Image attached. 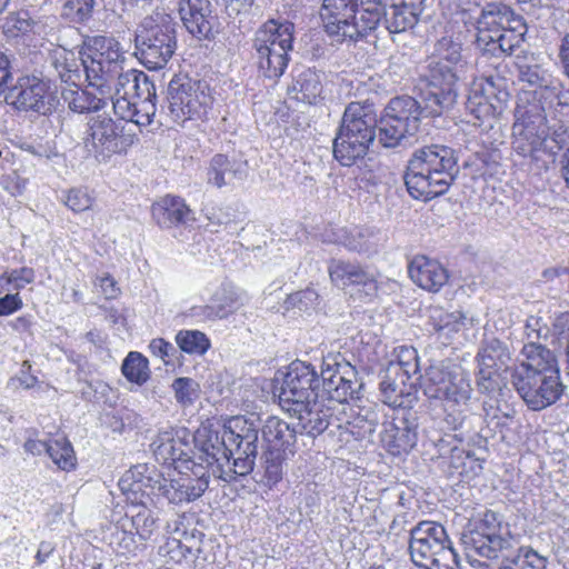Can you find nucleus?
Instances as JSON below:
<instances>
[{
    "label": "nucleus",
    "mask_w": 569,
    "mask_h": 569,
    "mask_svg": "<svg viewBox=\"0 0 569 569\" xmlns=\"http://www.w3.org/2000/svg\"><path fill=\"white\" fill-rule=\"evenodd\" d=\"M466 108L476 120L483 121L491 117L493 104L492 102H481L476 98H467Z\"/></svg>",
    "instance_id": "63"
},
{
    "label": "nucleus",
    "mask_w": 569,
    "mask_h": 569,
    "mask_svg": "<svg viewBox=\"0 0 569 569\" xmlns=\"http://www.w3.org/2000/svg\"><path fill=\"white\" fill-rule=\"evenodd\" d=\"M335 405L339 403L330 402L327 395H321L315 400L301 401V405L295 403L282 409L298 420L297 428L300 433L315 438L330 425Z\"/></svg>",
    "instance_id": "21"
},
{
    "label": "nucleus",
    "mask_w": 569,
    "mask_h": 569,
    "mask_svg": "<svg viewBox=\"0 0 569 569\" xmlns=\"http://www.w3.org/2000/svg\"><path fill=\"white\" fill-rule=\"evenodd\" d=\"M191 210L179 196L166 194L152 204L153 213H189Z\"/></svg>",
    "instance_id": "53"
},
{
    "label": "nucleus",
    "mask_w": 569,
    "mask_h": 569,
    "mask_svg": "<svg viewBox=\"0 0 569 569\" xmlns=\"http://www.w3.org/2000/svg\"><path fill=\"white\" fill-rule=\"evenodd\" d=\"M196 461L201 462L207 470L213 463H219L221 460H230L232 448L229 447V441L224 437L223 427L221 430H213L208 427H202L197 430L193 436Z\"/></svg>",
    "instance_id": "23"
},
{
    "label": "nucleus",
    "mask_w": 569,
    "mask_h": 569,
    "mask_svg": "<svg viewBox=\"0 0 569 569\" xmlns=\"http://www.w3.org/2000/svg\"><path fill=\"white\" fill-rule=\"evenodd\" d=\"M467 317L460 312H447L433 309L430 321L439 339L450 341L467 326Z\"/></svg>",
    "instance_id": "35"
},
{
    "label": "nucleus",
    "mask_w": 569,
    "mask_h": 569,
    "mask_svg": "<svg viewBox=\"0 0 569 569\" xmlns=\"http://www.w3.org/2000/svg\"><path fill=\"white\" fill-rule=\"evenodd\" d=\"M34 20L26 10L10 13L3 23V32L9 37H19L31 32L34 27Z\"/></svg>",
    "instance_id": "47"
},
{
    "label": "nucleus",
    "mask_w": 569,
    "mask_h": 569,
    "mask_svg": "<svg viewBox=\"0 0 569 569\" xmlns=\"http://www.w3.org/2000/svg\"><path fill=\"white\" fill-rule=\"evenodd\" d=\"M518 79L536 92L539 90L545 99L556 98L559 104H569V90L563 92L561 81L540 64H519Z\"/></svg>",
    "instance_id": "24"
},
{
    "label": "nucleus",
    "mask_w": 569,
    "mask_h": 569,
    "mask_svg": "<svg viewBox=\"0 0 569 569\" xmlns=\"http://www.w3.org/2000/svg\"><path fill=\"white\" fill-rule=\"evenodd\" d=\"M385 24L390 33H400L416 26L425 0H387L382 2Z\"/></svg>",
    "instance_id": "25"
},
{
    "label": "nucleus",
    "mask_w": 569,
    "mask_h": 569,
    "mask_svg": "<svg viewBox=\"0 0 569 569\" xmlns=\"http://www.w3.org/2000/svg\"><path fill=\"white\" fill-rule=\"evenodd\" d=\"M151 447L158 461L173 466L179 473L196 469L199 463L194 450L182 438L176 437L172 429L159 431Z\"/></svg>",
    "instance_id": "22"
},
{
    "label": "nucleus",
    "mask_w": 569,
    "mask_h": 569,
    "mask_svg": "<svg viewBox=\"0 0 569 569\" xmlns=\"http://www.w3.org/2000/svg\"><path fill=\"white\" fill-rule=\"evenodd\" d=\"M459 172L455 151L446 146H429L415 151L405 174L409 194L428 201L445 193Z\"/></svg>",
    "instance_id": "4"
},
{
    "label": "nucleus",
    "mask_w": 569,
    "mask_h": 569,
    "mask_svg": "<svg viewBox=\"0 0 569 569\" xmlns=\"http://www.w3.org/2000/svg\"><path fill=\"white\" fill-rule=\"evenodd\" d=\"M345 413L348 416L346 423L352 429H358L357 431L352 430L353 433L363 437L375 432L378 425V415L370 408L350 406L349 413Z\"/></svg>",
    "instance_id": "40"
},
{
    "label": "nucleus",
    "mask_w": 569,
    "mask_h": 569,
    "mask_svg": "<svg viewBox=\"0 0 569 569\" xmlns=\"http://www.w3.org/2000/svg\"><path fill=\"white\" fill-rule=\"evenodd\" d=\"M264 451L286 453L296 441V429L278 417H268L261 427Z\"/></svg>",
    "instance_id": "32"
},
{
    "label": "nucleus",
    "mask_w": 569,
    "mask_h": 569,
    "mask_svg": "<svg viewBox=\"0 0 569 569\" xmlns=\"http://www.w3.org/2000/svg\"><path fill=\"white\" fill-rule=\"evenodd\" d=\"M293 39L295 24L288 20L270 19L258 28L252 48L257 66L266 78L278 79L283 74Z\"/></svg>",
    "instance_id": "10"
},
{
    "label": "nucleus",
    "mask_w": 569,
    "mask_h": 569,
    "mask_svg": "<svg viewBox=\"0 0 569 569\" xmlns=\"http://www.w3.org/2000/svg\"><path fill=\"white\" fill-rule=\"evenodd\" d=\"M154 99L156 96L148 97L147 94L141 96V98H137L132 111L134 114L130 121L139 127H147L151 124L157 111Z\"/></svg>",
    "instance_id": "48"
},
{
    "label": "nucleus",
    "mask_w": 569,
    "mask_h": 569,
    "mask_svg": "<svg viewBox=\"0 0 569 569\" xmlns=\"http://www.w3.org/2000/svg\"><path fill=\"white\" fill-rule=\"evenodd\" d=\"M421 386L426 397L441 400L446 406L467 405L472 391L463 369L445 362L431 365Z\"/></svg>",
    "instance_id": "14"
},
{
    "label": "nucleus",
    "mask_w": 569,
    "mask_h": 569,
    "mask_svg": "<svg viewBox=\"0 0 569 569\" xmlns=\"http://www.w3.org/2000/svg\"><path fill=\"white\" fill-rule=\"evenodd\" d=\"M409 553L412 562L423 569H460L458 555L438 522L420 521L410 530Z\"/></svg>",
    "instance_id": "11"
},
{
    "label": "nucleus",
    "mask_w": 569,
    "mask_h": 569,
    "mask_svg": "<svg viewBox=\"0 0 569 569\" xmlns=\"http://www.w3.org/2000/svg\"><path fill=\"white\" fill-rule=\"evenodd\" d=\"M331 282L350 295L359 293L367 298L376 295L378 282L375 273L359 262L331 259L328 266Z\"/></svg>",
    "instance_id": "20"
},
{
    "label": "nucleus",
    "mask_w": 569,
    "mask_h": 569,
    "mask_svg": "<svg viewBox=\"0 0 569 569\" xmlns=\"http://www.w3.org/2000/svg\"><path fill=\"white\" fill-rule=\"evenodd\" d=\"M7 100L18 110L34 111L41 114L50 113L57 106L58 99L50 84L37 77H26L10 89Z\"/></svg>",
    "instance_id": "19"
},
{
    "label": "nucleus",
    "mask_w": 569,
    "mask_h": 569,
    "mask_svg": "<svg viewBox=\"0 0 569 569\" xmlns=\"http://www.w3.org/2000/svg\"><path fill=\"white\" fill-rule=\"evenodd\" d=\"M52 64L62 82L77 86L80 81L83 59H77L73 52L66 49L56 51Z\"/></svg>",
    "instance_id": "36"
},
{
    "label": "nucleus",
    "mask_w": 569,
    "mask_h": 569,
    "mask_svg": "<svg viewBox=\"0 0 569 569\" xmlns=\"http://www.w3.org/2000/svg\"><path fill=\"white\" fill-rule=\"evenodd\" d=\"M549 144L553 148V154L569 143V127L563 123H556L552 128L548 127Z\"/></svg>",
    "instance_id": "60"
},
{
    "label": "nucleus",
    "mask_w": 569,
    "mask_h": 569,
    "mask_svg": "<svg viewBox=\"0 0 569 569\" xmlns=\"http://www.w3.org/2000/svg\"><path fill=\"white\" fill-rule=\"evenodd\" d=\"M61 94L69 109L79 113L96 112L107 106V97L104 94L98 97L92 90H82L77 86L63 89Z\"/></svg>",
    "instance_id": "34"
},
{
    "label": "nucleus",
    "mask_w": 569,
    "mask_h": 569,
    "mask_svg": "<svg viewBox=\"0 0 569 569\" xmlns=\"http://www.w3.org/2000/svg\"><path fill=\"white\" fill-rule=\"evenodd\" d=\"M284 459L286 453L263 452L264 479L269 486L276 485L282 479Z\"/></svg>",
    "instance_id": "49"
},
{
    "label": "nucleus",
    "mask_w": 569,
    "mask_h": 569,
    "mask_svg": "<svg viewBox=\"0 0 569 569\" xmlns=\"http://www.w3.org/2000/svg\"><path fill=\"white\" fill-rule=\"evenodd\" d=\"M207 87L188 77H174L168 86V111L173 122L202 119L211 104Z\"/></svg>",
    "instance_id": "17"
},
{
    "label": "nucleus",
    "mask_w": 569,
    "mask_h": 569,
    "mask_svg": "<svg viewBox=\"0 0 569 569\" xmlns=\"http://www.w3.org/2000/svg\"><path fill=\"white\" fill-rule=\"evenodd\" d=\"M258 452H250L246 449L232 447L233 471L239 476H247L253 470Z\"/></svg>",
    "instance_id": "56"
},
{
    "label": "nucleus",
    "mask_w": 569,
    "mask_h": 569,
    "mask_svg": "<svg viewBox=\"0 0 569 569\" xmlns=\"http://www.w3.org/2000/svg\"><path fill=\"white\" fill-rule=\"evenodd\" d=\"M457 99V93L453 91H441L430 88L423 93L421 111L427 117H437L448 110Z\"/></svg>",
    "instance_id": "39"
},
{
    "label": "nucleus",
    "mask_w": 569,
    "mask_h": 569,
    "mask_svg": "<svg viewBox=\"0 0 569 569\" xmlns=\"http://www.w3.org/2000/svg\"><path fill=\"white\" fill-rule=\"evenodd\" d=\"M189 315L198 321H214L220 319L219 311H217L212 301L210 305L192 307Z\"/></svg>",
    "instance_id": "64"
},
{
    "label": "nucleus",
    "mask_w": 569,
    "mask_h": 569,
    "mask_svg": "<svg viewBox=\"0 0 569 569\" xmlns=\"http://www.w3.org/2000/svg\"><path fill=\"white\" fill-rule=\"evenodd\" d=\"M435 52L438 57V61L462 68V66L459 64L461 60V46L450 37L441 38L436 43Z\"/></svg>",
    "instance_id": "50"
},
{
    "label": "nucleus",
    "mask_w": 569,
    "mask_h": 569,
    "mask_svg": "<svg viewBox=\"0 0 569 569\" xmlns=\"http://www.w3.org/2000/svg\"><path fill=\"white\" fill-rule=\"evenodd\" d=\"M508 348L498 339H489L478 352V361L487 367H500L509 359Z\"/></svg>",
    "instance_id": "44"
},
{
    "label": "nucleus",
    "mask_w": 569,
    "mask_h": 569,
    "mask_svg": "<svg viewBox=\"0 0 569 569\" xmlns=\"http://www.w3.org/2000/svg\"><path fill=\"white\" fill-rule=\"evenodd\" d=\"M137 97H112L114 113L126 121L133 118V107Z\"/></svg>",
    "instance_id": "62"
},
{
    "label": "nucleus",
    "mask_w": 569,
    "mask_h": 569,
    "mask_svg": "<svg viewBox=\"0 0 569 569\" xmlns=\"http://www.w3.org/2000/svg\"><path fill=\"white\" fill-rule=\"evenodd\" d=\"M118 528L114 535L117 552L127 558L137 557L152 540L158 528L157 518L146 505H132L119 521Z\"/></svg>",
    "instance_id": "15"
},
{
    "label": "nucleus",
    "mask_w": 569,
    "mask_h": 569,
    "mask_svg": "<svg viewBox=\"0 0 569 569\" xmlns=\"http://www.w3.org/2000/svg\"><path fill=\"white\" fill-rule=\"evenodd\" d=\"M382 11V0H323L320 17L330 37L357 40L378 27Z\"/></svg>",
    "instance_id": "8"
},
{
    "label": "nucleus",
    "mask_w": 569,
    "mask_h": 569,
    "mask_svg": "<svg viewBox=\"0 0 569 569\" xmlns=\"http://www.w3.org/2000/svg\"><path fill=\"white\" fill-rule=\"evenodd\" d=\"M58 2L61 6V17L73 23L88 21L96 4V0H58Z\"/></svg>",
    "instance_id": "42"
},
{
    "label": "nucleus",
    "mask_w": 569,
    "mask_h": 569,
    "mask_svg": "<svg viewBox=\"0 0 569 569\" xmlns=\"http://www.w3.org/2000/svg\"><path fill=\"white\" fill-rule=\"evenodd\" d=\"M212 302L219 311L220 319H224L239 307V295L234 289L224 287L214 295Z\"/></svg>",
    "instance_id": "52"
},
{
    "label": "nucleus",
    "mask_w": 569,
    "mask_h": 569,
    "mask_svg": "<svg viewBox=\"0 0 569 569\" xmlns=\"http://www.w3.org/2000/svg\"><path fill=\"white\" fill-rule=\"evenodd\" d=\"M291 98L308 104H316L321 99L322 84L320 74L311 69L301 71L288 88Z\"/></svg>",
    "instance_id": "33"
},
{
    "label": "nucleus",
    "mask_w": 569,
    "mask_h": 569,
    "mask_svg": "<svg viewBox=\"0 0 569 569\" xmlns=\"http://www.w3.org/2000/svg\"><path fill=\"white\" fill-rule=\"evenodd\" d=\"M93 199L86 189H71L64 198L67 208L79 213L92 208Z\"/></svg>",
    "instance_id": "55"
},
{
    "label": "nucleus",
    "mask_w": 569,
    "mask_h": 569,
    "mask_svg": "<svg viewBox=\"0 0 569 569\" xmlns=\"http://www.w3.org/2000/svg\"><path fill=\"white\" fill-rule=\"evenodd\" d=\"M88 51L83 58V70L89 87L102 93L104 87H110V77L124 67V51L119 41L106 36L90 39Z\"/></svg>",
    "instance_id": "13"
},
{
    "label": "nucleus",
    "mask_w": 569,
    "mask_h": 569,
    "mask_svg": "<svg viewBox=\"0 0 569 569\" xmlns=\"http://www.w3.org/2000/svg\"><path fill=\"white\" fill-rule=\"evenodd\" d=\"M525 19L502 2L487 3L476 19L475 46L482 58L511 56L525 41Z\"/></svg>",
    "instance_id": "5"
},
{
    "label": "nucleus",
    "mask_w": 569,
    "mask_h": 569,
    "mask_svg": "<svg viewBox=\"0 0 569 569\" xmlns=\"http://www.w3.org/2000/svg\"><path fill=\"white\" fill-rule=\"evenodd\" d=\"M178 11L187 30L194 37L208 38L212 30L209 0H179Z\"/></svg>",
    "instance_id": "29"
},
{
    "label": "nucleus",
    "mask_w": 569,
    "mask_h": 569,
    "mask_svg": "<svg viewBox=\"0 0 569 569\" xmlns=\"http://www.w3.org/2000/svg\"><path fill=\"white\" fill-rule=\"evenodd\" d=\"M510 382L529 409L539 411L556 403L565 392L557 357L546 346L522 348Z\"/></svg>",
    "instance_id": "3"
},
{
    "label": "nucleus",
    "mask_w": 569,
    "mask_h": 569,
    "mask_svg": "<svg viewBox=\"0 0 569 569\" xmlns=\"http://www.w3.org/2000/svg\"><path fill=\"white\" fill-rule=\"evenodd\" d=\"M380 120L379 142L386 148H395L408 136H413L422 116L421 103L409 96L396 97L387 106Z\"/></svg>",
    "instance_id": "16"
},
{
    "label": "nucleus",
    "mask_w": 569,
    "mask_h": 569,
    "mask_svg": "<svg viewBox=\"0 0 569 569\" xmlns=\"http://www.w3.org/2000/svg\"><path fill=\"white\" fill-rule=\"evenodd\" d=\"M461 545L469 563L488 567L487 560H501L499 569H545L547 558L531 547L518 546L499 515L487 510L469 522L461 533Z\"/></svg>",
    "instance_id": "2"
},
{
    "label": "nucleus",
    "mask_w": 569,
    "mask_h": 569,
    "mask_svg": "<svg viewBox=\"0 0 569 569\" xmlns=\"http://www.w3.org/2000/svg\"><path fill=\"white\" fill-rule=\"evenodd\" d=\"M459 68L442 61H436L430 70V88L441 91H449L450 89V91L458 94Z\"/></svg>",
    "instance_id": "38"
},
{
    "label": "nucleus",
    "mask_w": 569,
    "mask_h": 569,
    "mask_svg": "<svg viewBox=\"0 0 569 569\" xmlns=\"http://www.w3.org/2000/svg\"><path fill=\"white\" fill-rule=\"evenodd\" d=\"M176 342L181 351L189 355L202 356L210 348L209 338L199 330H180Z\"/></svg>",
    "instance_id": "41"
},
{
    "label": "nucleus",
    "mask_w": 569,
    "mask_h": 569,
    "mask_svg": "<svg viewBox=\"0 0 569 569\" xmlns=\"http://www.w3.org/2000/svg\"><path fill=\"white\" fill-rule=\"evenodd\" d=\"M377 112L368 102L347 106L333 140V156L342 166H351L363 158L376 138Z\"/></svg>",
    "instance_id": "9"
},
{
    "label": "nucleus",
    "mask_w": 569,
    "mask_h": 569,
    "mask_svg": "<svg viewBox=\"0 0 569 569\" xmlns=\"http://www.w3.org/2000/svg\"><path fill=\"white\" fill-rule=\"evenodd\" d=\"M48 456L61 470H71L76 467V456L71 443L66 438L50 440Z\"/></svg>",
    "instance_id": "43"
},
{
    "label": "nucleus",
    "mask_w": 569,
    "mask_h": 569,
    "mask_svg": "<svg viewBox=\"0 0 569 569\" xmlns=\"http://www.w3.org/2000/svg\"><path fill=\"white\" fill-rule=\"evenodd\" d=\"M4 281L7 284H12L13 289H23L27 284L34 281L36 274L32 268L22 267L4 272Z\"/></svg>",
    "instance_id": "58"
},
{
    "label": "nucleus",
    "mask_w": 569,
    "mask_h": 569,
    "mask_svg": "<svg viewBox=\"0 0 569 569\" xmlns=\"http://www.w3.org/2000/svg\"><path fill=\"white\" fill-rule=\"evenodd\" d=\"M549 329L542 323L541 318L530 316L525 325V336L528 340L522 348L528 346H542L539 340L548 337Z\"/></svg>",
    "instance_id": "54"
},
{
    "label": "nucleus",
    "mask_w": 569,
    "mask_h": 569,
    "mask_svg": "<svg viewBox=\"0 0 569 569\" xmlns=\"http://www.w3.org/2000/svg\"><path fill=\"white\" fill-rule=\"evenodd\" d=\"M232 174L229 159L224 154H216L208 171V182L221 188L227 184L226 176Z\"/></svg>",
    "instance_id": "51"
},
{
    "label": "nucleus",
    "mask_w": 569,
    "mask_h": 569,
    "mask_svg": "<svg viewBox=\"0 0 569 569\" xmlns=\"http://www.w3.org/2000/svg\"><path fill=\"white\" fill-rule=\"evenodd\" d=\"M397 361L407 377L417 373L419 363L417 350L412 347L401 346L397 349Z\"/></svg>",
    "instance_id": "57"
},
{
    "label": "nucleus",
    "mask_w": 569,
    "mask_h": 569,
    "mask_svg": "<svg viewBox=\"0 0 569 569\" xmlns=\"http://www.w3.org/2000/svg\"><path fill=\"white\" fill-rule=\"evenodd\" d=\"M223 429L229 447L258 452V439L261 428L257 417H232L223 426Z\"/></svg>",
    "instance_id": "30"
},
{
    "label": "nucleus",
    "mask_w": 569,
    "mask_h": 569,
    "mask_svg": "<svg viewBox=\"0 0 569 569\" xmlns=\"http://www.w3.org/2000/svg\"><path fill=\"white\" fill-rule=\"evenodd\" d=\"M136 47L148 69L163 68L177 48L174 23L170 16L156 13L144 18L136 36Z\"/></svg>",
    "instance_id": "12"
},
{
    "label": "nucleus",
    "mask_w": 569,
    "mask_h": 569,
    "mask_svg": "<svg viewBox=\"0 0 569 569\" xmlns=\"http://www.w3.org/2000/svg\"><path fill=\"white\" fill-rule=\"evenodd\" d=\"M502 79L493 76L485 77L472 82L468 93V98H476L481 102H491V98L497 96V91L502 93L500 90ZM508 96L507 92H503Z\"/></svg>",
    "instance_id": "46"
},
{
    "label": "nucleus",
    "mask_w": 569,
    "mask_h": 569,
    "mask_svg": "<svg viewBox=\"0 0 569 569\" xmlns=\"http://www.w3.org/2000/svg\"><path fill=\"white\" fill-rule=\"evenodd\" d=\"M113 90V97H137L147 94L148 97L156 96L154 84L149 80L146 73L134 69H127L124 67L119 70L114 76L110 77V87H104L101 94H107Z\"/></svg>",
    "instance_id": "27"
},
{
    "label": "nucleus",
    "mask_w": 569,
    "mask_h": 569,
    "mask_svg": "<svg viewBox=\"0 0 569 569\" xmlns=\"http://www.w3.org/2000/svg\"><path fill=\"white\" fill-rule=\"evenodd\" d=\"M417 425L405 412L383 425L381 441L393 455L409 452L417 443Z\"/></svg>",
    "instance_id": "26"
},
{
    "label": "nucleus",
    "mask_w": 569,
    "mask_h": 569,
    "mask_svg": "<svg viewBox=\"0 0 569 569\" xmlns=\"http://www.w3.org/2000/svg\"><path fill=\"white\" fill-rule=\"evenodd\" d=\"M146 465H139L128 470L119 480V487L123 492H143L144 488H157L158 492L166 497L170 503L182 505L200 498L209 487L210 473L202 463L196 469L184 470V473L176 479H166L157 475V479L144 476Z\"/></svg>",
    "instance_id": "7"
},
{
    "label": "nucleus",
    "mask_w": 569,
    "mask_h": 569,
    "mask_svg": "<svg viewBox=\"0 0 569 569\" xmlns=\"http://www.w3.org/2000/svg\"><path fill=\"white\" fill-rule=\"evenodd\" d=\"M121 372L128 381L142 386L150 378L149 361L140 352L131 351L122 361Z\"/></svg>",
    "instance_id": "37"
},
{
    "label": "nucleus",
    "mask_w": 569,
    "mask_h": 569,
    "mask_svg": "<svg viewBox=\"0 0 569 569\" xmlns=\"http://www.w3.org/2000/svg\"><path fill=\"white\" fill-rule=\"evenodd\" d=\"M149 349L153 356L159 357L167 365L177 352L174 346L162 338L151 340Z\"/></svg>",
    "instance_id": "61"
},
{
    "label": "nucleus",
    "mask_w": 569,
    "mask_h": 569,
    "mask_svg": "<svg viewBox=\"0 0 569 569\" xmlns=\"http://www.w3.org/2000/svg\"><path fill=\"white\" fill-rule=\"evenodd\" d=\"M498 367H487L479 362L477 386L481 392H490L497 387Z\"/></svg>",
    "instance_id": "59"
},
{
    "label": "nucleus",
    "mask_w": 569,
    "mask_h": 569,
    "mask_svg": "<svg viewBox=\"0 0 569 569\" xmlns=\"http://www.w3.org/2000/svg\"><path fill=\"white\" fill-rule=\"evenodd\" d=\"M410 279L420 288L438 292L448 281L447 269L426 256H416L408 266Z\"/></svg>",
    "instance_id": "28"
},
{
    "label": "nucleus",
    "mask_w": 569,
    "mask_h": 569,
    "mask_svg": "<svg viewBox=\"0 0 569 569\" xmlns=\"http://www.w3.org/2000/svg\"><path fill=\"white\" fill-rule=\"evenodd\" d=\"M512 150L530 160V170L540 174L548 169L553 148L548 140V124L542 104L519 98L512 126Z\"/></svg>",
    "instance_id": "6"
},
{
    "label": "nucleus",
    "mask_w": 569,
    "mask_h": 569,
    "mask_svg": "<svg viewBox=\"0 0 569 569\" xmlns=\"http://www.w3.org/2000/svg\"><path fill=\"white\" fill-rule=\"evenodd\" d=\"M387 240V234L373 228L353 227L340 229L335 233L333 241L342 243L346 248L357 252H377Z\"/></svg>",
    "instance_id": "31"
},
{
    "label": "nucleus",
    "mask_w": 569,
    "mask_h": 569,
    "mask_svg": "<svg viewBox=\"0 0 569 569\" xmlns=\"http://www.w3.org/2000/svg\"><path fill=\"white\" fill-rule=\"evenodd\" d=\"M87 126L84 147L97 158L121 153L132 143V138L124 137L122 127L107 114L90 116Z\"/></svg>",
    "instance_id": "18"
},
{
    "label": "nucleus",
    "mask_w": 569,
    "mask_h": 569,
    "mask_svg": "<svg viewBox=\"0 0 569 569\" xmlns=\"http://www.w3.org/2000/svg\"><path fill=\"white\" fill-rule=\"evenodd\" d=\"M361 387L356 368L341 353H328L322 359L321 376L310 363L300 360L290 363L279 393V403L286 408L327 395L330 402L345 405L359 399Z\"/></svg>",
    "instance_id": "1"
},
{
    "label": "nucleus",
    "mask_w": 569,
    "mask_h": 569,
    "mask_svg": "<svg viewBox=\"0 0 569 569\" xmlns=\"http://www.w3.org/2000/svg\"><path fill=\"white\" fill-rule=\"evenodd\" d=\"M171 388L176 401L182 407H191L200 396V386L192 378L180 377L173 380Z\"/></svg>",
    "instance_id": "45"
}]
</instances>
